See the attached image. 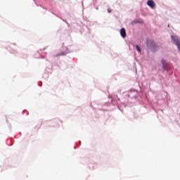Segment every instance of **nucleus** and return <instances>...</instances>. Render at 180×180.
<instances>
[{
  "mask_svg": "<svg viewBox=\"0 0 180 180\" xmlns=\"http://www.w3.org/2000/svg\"><path fill=\"white\" fill-rule=\"evenodd\" d=\"M120 34L123 39L126 38V30L124 28L120 30Z\"/></svg>",
  "mask_w": 180,
  "mask_h": 180,
  "instance_id": "obj_3",
  "label": "nucleus"
},
{
  "mask_svg": "<svg viewBox=\"0 0 180 180\" xmlns=\"http://www.w3.org/2000/svg\"><path fill=\"white\" fill-rule=\"evenodd\" d=\"M108 13H110V12H112V10L108 9Z\"/></svg>",
  "mask_w": 180,
  "mask_h": 180,
  "instance_id": "obj_7",
  "label": "nucleus"
},
{
  "mask_svg": "<svg viewBox=\"0 0 180 180\" xmlns=\"http://www.w3.org/2000/svg\"><path fill=\"white\" fill-rule=\"evenodd\" d=\"M146 46L148 49H151L153 51H155V49H158V46L155 44V42L153 39H147Z\"/></svg>",
  "mask_w": 180,
  "mask_h": 180,
  "instance_id": "obj_1",
  "label": "nucleus"
},
{
  "mask_svg": "<svg viewBox=\"0 0 180 180\" xmlns=\"http://www.w3.org/2000/svg\"><path fill=\"white\" fill-rule=\"evenodd\" d=\"M65 52H62L54 56V57H60V56H65Z\"/></svg>",
  "mask_w": 180,
  "mask_h": 180,
  "instance_id": "obj_5",
  "label": "nucleus"
},
{
  "mask_svg": "<svg viewBox=\"0 0 180 180\" xmlns=\"http://www.w3.org/2000/svg\"><path fill=\"white\" fill-rule=\"evenodd\" d=\"M136 47L137 51H139V53H141V49H140V46H139V45H136Z\"/></svg>",
  "mask_w": 180,
  "mask_h": 180,
  "instance_id": "obj_6",
  "label": "nucleus"
},
{
  "mask_svg": "<svg viewBox=\"0 0 180 180\" xmlns=\"http://www.w3.org/2000/svg\"><path fill=\"white\" fill-rule=\"evenodd\" d=\"M162 64L163 65L164 70H168V68L167 67V63H165V60H162Z\"/></svg>",
  "mask_w": 180,
  "mask_h": 180,
  "instance_id": "obj_4",
  "label": "nucleus"
},
{
  "mask_svg": "<svg viewBox=\"0 0 180 180\" xmlns=\"http://www.w3.org/2000/svg\"><path fill=\"white\" fill-rule=\"evenodd\" d=\"M147 4L151 7L152 9L155 7V3L153 0H148Z\"/></svg>",
  "mask_w": 180,
  "mask_h": 180,
  "instance_id": "obj_2",
  "label": "nucleus"
}]
</instances>
